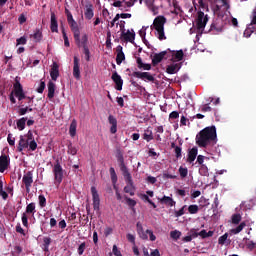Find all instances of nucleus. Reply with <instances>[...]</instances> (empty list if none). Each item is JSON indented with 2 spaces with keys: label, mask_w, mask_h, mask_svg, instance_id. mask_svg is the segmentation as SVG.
Returning a JSON list of instances; mask_svg holds the SVG:
<instances>
[{
  "label": "nucleus",
  "mask_w": 256,
  "mask_h": 256,
  "mask_svg": "<svg viewBox=\"0 0 256 256\" xmlns=\"http://www.w3.org/2000/svg\"><path fill=\"white\" fill-rule=\"evenodd\" d=\"M196 143L198 147H207L211 143L215 145L217 143V128L208 126L202 129L196 136Z\"/></svg>",
  "instance_id": "f257e3e1"
},
{
  "label": "nucleus",
  "mask_w": 256,
  "mask_h": 256,
  "mask_svg": "<svg viewBox=\"0 0 256 256\" xmlns=\"http://www.w3.org/2000/svg\"><path fill=\"white\" fill-rule=\"evenodd\" d=\"M116 159L119 163L120 171L122 172V175L127 183V186L124 187V192L131 193V190L135 189V186L133 185V177L129 172V168H127V165H125V157H123V152L121 149L116 151Z\"/></svg>",
  "instance_id": "f03ea898"
},
{
  "label": "nucleus",
  "mask_w": 256,
  "mask_h": 256,
  "mask_svg": "<svg viewBox=\"0 0 256 256\" xmlns=\"http://www.w3.org/2000/svg\"><path fill=\"white\" fill-rule=\"evenodd\" d=\"M52 171L54 174V185L59 187L63 183V166H61L59 160H56Z\"/></svg>",
  "instance_id": "7ed1b4c3"
},
{
  "label": "nucleus",
  "mask_w": 256,
  "mask_h": 256,
  "mask_svg": "<svg viewBox=\"0 0 256 256\" xmlns=\"http://www.w3.org/2000/svg\"><path fill=\"white\" fill-rule=\"evenodd\" d=\"M209 22V16L205 15V12L198 11L197 13V19H196V27L198 31H203L205 29V26Z\"/></svg>",
  "instance_id": "20e7f679"
},
{
  "label": "nucleus",
  "mask_w": 256,
  "mask_h": 256,
  "mask_svg": "<svg viewBox=\"0 0 256 256\" xmlns=\"http://www.w3.org/2000/svg\"><path fill=\"white\" fill-rule=\"evenodd\" d=\"M70 26V29L74 35V41L78 47H81V31L79 30V25L77 24V21H72L68 24Z\"/></svg>",
  "instance_id": "39448f33"
},
{
  "label": "nucleus",
  "mask_w": 256,
  "mask_h": 256,
  "mask_svg": "<svg viewBox=\"0 0 256 256\" xmlns=\"http://www.w3.org/2000/svg\"><path fill=\"white\" fill-rule=\"evenodd\" d=\"M13 88L14 91L12 92L15 94V97H17L18 101H23V99H27V96L23 91V85H21V82H19V80L15 81Z\"/></svg>",
  "instance_id": "423d86ee"
},
{
  "label": "nucleus",
  "mask_w": 256,
  "mask_h": 256,
  "mask_svg": "<svg viewBox=\"0 0 256 256\" xmlns=\"http://www.w3.org/2000/svg\"><path fill=\"white\" fill-rule=\"evenodd\" d=\"M22 183L25 185L26 191L29 192L33 185V172L28 171L23 175Z\"/></svg>",
  "instance_id": "0eeeda50"
},
{
  "label": "nucleus",
  "mask_w": 256,
  "mask_h": 256,
  "mask_svg": "<svg viewBox=\"0 0 256 256\" xmlns=\"http://www.w3.org/2000/svg\"><path fill=\"white\" fill-rule=\"evenodd\" d=\"M168 50L162 51L160 53L154 54L152 58V65L155 67L156 65H159L163 59H169L171 56H167Z\"/></svg>",
  "instance_id": "6e6552de"
},
{
  "label": "nucleus",
  "mask_w": 256,
  "mask_h": 256,
  "mask_svg": "<svg viewBox=\"0 0 256 256\" xmlns=\"http://www.w3.org/2000/svg\"><path fill=\"white\" fill-rule=\"evenodd\" d=\"M11 164V159L9 156L2 154L0 156V173H5L9 169V165Z\"/></svg>",
  "instance_id": "1a4fd4ad"
},
{
  "label": "nucleus",
  "mask_w": 256,
  "mask_h": 256,
  "mask_svg": "<svg viewBox=\"0 0 256 256\" xmlns=\"http://www.w3.org/2000/svg\"><path fill=\"white\" fill-rule=\"evenodd\" d=\"M91 194L93 199V209L94 211H99L101 199L99 198V193L97 192V188L95 186L91 187Z\"/></svg>",
  "instance_id": "9d476101"
},
{
  "label": "nucleus",
  "mask_w": 256,
  "mask_h": 256,
  "mask_svg": "<svg viewBox=\"0 0 256 256\" xmlns=\"http://www.w3.org/2000/svg\"><path fill=\"white\" fill-rule=\"evenodd\" d=\"M112 81L115 83V89L117 91H123V78H121V75H119V73H117V71H114L112 73V77H111Z\"/></svg>",
  "instance_id": "9b49d317"
},
{
  "label": "nucleus",
  "mask_w": 256,
  "mask_h": 256,
  "mask_svg": "<svg viewBox=\"0 0 256 256\" xmlns=\"http://www.w3.org/2000/svg\"><path fill=\"white\" fill-rule=\"evenodd\" d=\"M132 76L137 77V79H142L143 81H155V77L149 72H133Z\"/></svg>",
  "instance_id": "f8f14e48"
},
{
  "label": "nucleus",
  "mask_w": 256,
  "mask_h": 256,
  "mask_svg": "<svg viewBox=\"0 0 256 256\" xmlns=\"http://www.w3.org/2000/svg\"><path fill=\"white\" fill-rule=\"evenodd\" d=\"M73 77L74 79H77V81L81 79V68L79 65V57L77 56H74L73 60Z\"/></svg>",
  "instance_id": "ddd939ff"
},
{
  "label": "nucleus",
  "mask_w": 256,
  "mask_h": 256,
  "mask_svg": "<svg viewBox=\"0 0 256 256\" xmlns=\"http://www.w3.org/2000/svg\"><path fill=\"white\" fill-rule=\"evenodd\" d=\"M165 23H167V18L165 16H158L154 19V29H165Z\"/></svg>",
  "instance_id": "4468645a"
},
{
  "label": "nucleus",
  "mask_w": 256,
  "mask_h": 256,
  "mask_svg": "<svg viewBox=\"0 0 256 256\" xmlns=\"http://www.w3.org/2000/svg\"><path fill=\"white\" fill-rule=\"evenodd\" d=\"M85 19L88 21H91L93 17H95V12L93 11V4L90 2L85 5V11H84Z\"/></svg>",
  "instance_id": "2eb2a0df"
},
{
  "label": "nucleus",
  "mask_w": 256,
  "mask_h": 256,
  "mask_svg": "<svg viewBox=\"0 0 256 256\" xmlns=\"http://www.w3.org/2000/svg\"><path fill=\"white\" fill-rule=\"evenodd\" d=\"M50 30L52 33H59V24L57 23L55 12H51Z\"/></svg>",
  "instance_id": "dca6fc26"
},
{
  "label": "nucleus",
  "mask_w": 256,
  "mask_h": 256,
  "mask_svg": "<svg viewBox=\"0 0 256 256\" xmlns=\"http://www.w3.org/2000/svg\"><path fill=\"white\" fill-rule=\"evenodd\" d=\"M223 31V27L217 23V21H213L210 25V29H208V33H212V35H218Z\"/></svg>",
  "instance_id": "f3484780"
},
{
  "label": "nucleus",
  "mask_w": 256,
  "mask_h": 256,
  "mask_svg": "<svg viewBox=\"0 0 256 256\" xmlns=\"http://www.w3.org/2000/svg\"><path fill=\"white\" fill-rule=\"evenodd\" d=\"M50 77L52 81H57L59 78V64L57 62H53L51 70H50Z\"/></svg>",
  "instance_id": "a211bd4d"
},
{
  "label": "nucleus",
  "mask_w": 256,
  "mask_h": 256,
  "mask_svg": "<svg viewBox=\"0 0 256 256\" xmlns=\"http://www.w3.org/2000/svg\"><path fill=\"white\" fill-rule=\"evenodd\" d=\"M116 52H117L116 63L117 65H121V63H123V60L125 59V53H123V46L118 45L116 47Z\"/></svg>",
  "instance_id": "6ab92c4d"
},
{
  "label": "nucleus",
  "mask_w": 256,
  "mask_h": 256,
  "mask_svg": "<svg viewBox=\"0 0 256 256\" xmlns=\"http://www.w3.org/2000/svg\"><path fill=\"white\" fill-rule=\"evenodd\" d=\"M108 122L111 125L110 133H112V135H115V133H117V118H115V116L113 115H109Z\"/></svg>",
  "instance_id": "aec40b11"
},
{
  "label": "nucleus",
  "mask_w": 256,
  "mask_h": 256,
  "mask_svg": "<svg viewBox=\"0 0 256 256\" xmlns=\"http://www.w3.org/2000/svg\"><path fill=\"white\" fill-rule=\"evenodd\" d=\"M179 69H181V63L170 64L166 68V73H168V75H175Z\"/></svg>",
  "instance_id": "412c9836"
},
{
  "label": "nucleus",
  "mask_w": 256,
  "mask_h": 256,
  "mask_svg": "<svg viewBox=\"0 0 256 256\" xmlns=\"http://www.w3.org/2000/svg\"><path fill=\"white\" fill-rule=\"evenodd\" d=\"M160 203L162 205H167L168 207H175V205H177V202H175V200L169 196H163L160 199Z\"/></svg>",
  "instance_id": "4be33fe9"
},
{
  "label": "nucleus",
  "mask_w": 256,
  "mask_h": 256,
  "mask_svg": "<svg viewBox=\"0 0 256 256\" xmlns=\"http://www.w3.org/2000/svg\"><path fill=\"white\" fill-rule=\"evenodd\" d=\"M122 39L124 41H127L129 43H134L135 41V32L127 31V32H122Z\"/></svg>",
  "instance_id": "5701e85b"
},
{
  "label": "nucleus",
  "mask_w": 256,
  "mask_h": 256,
  "mask_svg": "<svg viewBox=\"0 0 256 256\" xmlns=\"http://www.w3.org/2000/svg\"><path fill=\"white\" fill-rule=\"evenodd\" d=\"M28 147H29V140H26L25 137L20 136V140L17 147V150L19 151V153H21L23 149H27Z\"/></svg>",
  "instance_id": "b1692460"
},
{
  "label": "nucleus",
  "mask_w": 256,
  "mask_h": 256,
  "mask_svg": "<svg viewBox=\"0 0 256 256\" xmlns=\"http://www.w3.org/2000/svg\"><path fill=\"white\" fill-rule=\"evenodd\" d=\"M142 139H144V141H147V143H149L150 141H153L154 137H153V130H151V127H148L146 130H144Z\"/></svg>",
  "instance_id": "393cba45"
},
{
  "label": "nucleus",
  "mask_w": 256,
  "mask_h": 256,
  "mask_svg": "<svg viewBox=\"0 0 256 256\" xmlns=\"http://www.w3.org/2000/svg\"><path fill=\"white\" fill-rule=\"evenodd\" d=\"M168 52L172 54V61H183V50L172 52L170 49H168Z\"/></svg>",
  "instance_id": "a878e982"
},
{
  "label": "nucleus",
  "mask_w": 256,
  "mask_h": 256,
  "mask_svg": "<svg viewBox=\"0 0 256 256\" xmlns=\"http://www.w3.org/2000/svg\"><path fill=\"white\" fill-rule=\"evenodd\" d=\"M34 39L35 43H41L43 40V32L39 29H36L33 34L30 35Z\"/></svg>",
  "instance_id": "bb28decb"
},
{
  "label": "nucleus",
  "mask_w": 256,
  "mask_h": 256,
  "mask_svg": "<svg viewBox=\"0 0 256 256\" xmlns=\"http://www.w3.org/2000/svg\"><path fill=\"white\" fill-rule=\"evenodd\" d=\"M197 147H193L189 152H188V158L187 161L188 163H193V161H195V159H197Z\"/></svg>",
  "instance_id": "cd10ccee"
},
{
  "label": "nucleus",
  "mask_w": 256,
  "mask_h": 256,
  "mask_svg": "<svg viewBox=\"0 0 256 256\" xmlns=\"http://www.w3.org/2000/svg\"><path fill=\"white\" fill-rule=\"evenodd\" d=\"M171 148L174 149L176 159H181V157H183V149L180 146L175 145V142L171 143Z\"/></svg>",
  "instance_id": "c85d7f7f"
},
{
  "label": "nucleus",
  "mask_w": 256,
  "mask_h": 256,
  "mask_svg": "<svg viewBox=\"0 0 256 256\" xmlns=\"http://www.w3.org/2000/svg\"><path fill=\"white\" fill-rule=\"evenodd\" d=\"M55 97V83L53 81L48 82V99Z\"/></svg>",
  "instance_id": "c756f323"
},
{
  "label": "nucleus",
  "mask_w": 256,
  "mask_h": 256,
  "mask_svg": "<svg viewBox=\"0 0 256 256\" xmlns=\"http://www.w3.org/2000/svg\"><path fill=\"white\" fill-rule=\"evenodd\" d=\"M69 134L71 137H75V135H77V120L75 119H73L70 124Z\"/></svg>",
  "instance_id": "7c9ffc66"
},
{
  "label": "nucleus",
  "mask_w": 256,
  "mask_h": 256,
  "mask_svg": "<svg viewBox=\"0 0 256 256\" xmlns=\"http://www.w3.org/2000/svg\"><path fill=\"white\" fill-rule=\"evenodd\" d=\"M245 227H247V224L245 222H241L239 226L231 230V233H233V235H237L241 233Z\"/></svg>",
  "instance_id": "2f4dec72"
},
{
  "label": "nucleus",
  "mask_w": 256,
  "mask_h": 256,
  "mask_svg": "<svg viewBox=\"0 0 256 256\" xmlns=\"http://www.w3.org/2000/svg\"><path fill=\"white\" fill-rule=\"evenodd\" d=\"M36 212L37 211L35 210V203L32 202L26 206V212L24 213H26V215H35Z\"/></svg>",
  "instance_id": "473e14b6"
},
{
  "label": "nucleus",
  "mask_w": 256,
  "mask_h": 256,
  "mask_svg": "<svg viewBox=\"0 0 256 256\" xmlns=\"http://www.w3.org/2000/svg\"><path fill=\"white\" fill-rule=\"evenodd\" d=\"M25 123H27V117H22L19 120H17L16 125L19 131H23V129H25Z\"/></svg>",
  "instance_id": "72a5a7b5"
},
{
  "label": "nucleus",
  "mask_w": 256,
  "mask_h": 256,
  "mask_svg": "<svg viewBox=\"0 0 256 256\" xmlns=\"http://www.w3.org/2000/svg\"><path fill=\"white\" fill-rule=\"evenodd\" d=\"M214 232L213 231H208L207 230H201L199 232V237H201L202 239H207L208 237H213Z\"/></svg>",
  "instance_id": "f704fd0d"
},
{
  "label": "nucleus",
  "mask_w": 256,
  "mask_h": 256,
  "mask_svg": "<svg viewBox=\"0 0 256 256\" xmlns=\"http://www.w3.org/2000/svg\"><path fill=\"white\" fill-rule=\"evenodd\" d=\"M199 173L202 177H207V175H209V168H207V165L202 164L199 168Z\"/></svg>",
  "instance_id": "c9c22d12"
},
{
  "label": "nucleus",
  "mask_w": 256,
  "mask_h": 256,
  "mask_svg": "<svg viewBox=\"0 0 256 256\" xmlns=\"http://www.w3.org/2000/svg\"><path fill=\"white\" fill-rule=\"evenodd\" d=\"M188 212L190 215H195L199 213V206L197 204H192L188 207Z\"/></svg>",
  "instance_id": "e433bc0d"
},
{
  "label": "nucleus",
  "mask_w": 256,
  "mask_h": 256,
  "mask_svg": "<svg viewBox=\"0 0 256 256\" xmlns=\"http://www.w3.org/2000/svg\"><path fill=\"white\" fill-rule=\"evenodd\" d=\"M171 239H174V241H177L178 239H181V231L179 230H173L170 232Z\"/></svg>",
  "instance_id": "4c0bfd02"
},
{
  "label": "nucleus",
  "mask_w": 256,
  "mask_h": 256,
  "mask_svg": "<svg viewBox=\"0 0 256 256\" xmlns=\"http://www.w3.org/2000/svg\"><path fill=\"white\" fill-rule=\"evenodd\" d=\"M140 198L143 201H147V203H149V205H152L153 209H157V205L154 204L150 199L149 196L147 194H140Z\"/></svg>",
  "instance_id": "58836bf2"
},
{
  "label": "nucleus",
  "mask_w": 256,
  "mask_h": 256,
  "mask_svg": "<svg viewBox=\"0 0 256 256\" xmlns=\"http://www.w3.org/2000/svg\"><path fill=\"white\" fill-rule=\"evenodd\" d=\"M158 33V39L159 41H165L167 39V36H165V28H160L156 30Z\"/></svg>",
  "instance_id": "ea45409f"
},
{
  "label": "nucleus",
  "mask_w": 256,
  "mask_h": 256,
  "mask_svg": "<svg viewBox=\"0 0 256 256\" xmlns=\"http://www.w3.org/2000/svg\"><path fill=\"white\" fill-rule=\"evenodd\" d=\"M89 43V36L87 34H84L80 40V47H88L87 44Z\"/></svg>",
  "instance_id": "a19ab883"
},
{
  "label": "nucleus",
  "mask_w": 256,
  "mask_h": 256,
  "mask_svg": "<svg viewBox=\"0 0 256 256\" xmlns=\"http://www.w3.org/2000/svg\"><path fill=\"white\" fill-rule=\"evenodd\" d=\"M229 237L228 233H225L224 235L220 236L218 239V244L219 245H225V243H227V239Z\"/></svg>",
  "instance_id": "79ce46f5"
},
{
  "label": "nucleus",
  "mask_w": 256,
  "mask_h": 256,
  "mask_svg": "<svg viewBox=\"0 0 256 256\" xmlns=\"http://www.w3.org/2000/svg\"><path fill=\"white\" fill-rule=\"evenodd\" d=\"M110 175H111L112 183L113 185H115L117 183V173H115V168L113 167L110 168Z\"/></svg>",
  "instance_id": "37998d69"
},
{
  "label": "nucleus",
  "mask_w": 256,
  "mask_h": 256,
  "mask_svg": "<svg viewBox=\"0 0 256 256\" xmlns=\"http://www.w3.org/2000/svg\"><path fill=\"white\" fill-rule=\"evenodd\" d=\"M232 223L234 225H239V223H241V214L232 215Z\"/></svg>",
  "instance_id": "c03bdc74"
},
{
  "label": "nucleus",
  "mask_w": 256,
  "mask_h": 256,
  "mask_svg": "<svg viewBox=\"0 0 256 256\" xmlns=\"http://www.w3.org/2000/svg\"><path fill=\"white\" fill-rule=\"evenodd\" d=\"M44 251H49V245H51V239L49 237L43 238Z\"/></svg>",
  "instance_id": "a18cd8bd"
},
{
  "label": "nucleus",
  "mask_w": 256,
  "mask_h": 256,
  "mask_svg": "<svg viewBox=\"0 0 256 256\" xmlns=\"http://www.w3.org/2000/svg\"><path fill=\"white\" fill-rule=\"evenodd\" d=\"M38 199H39L40 207H46L47 199L45 198V196L44 195H39Z\"/></svg>",
  "instance_id": "49530a36"
},
{
  "label": "nucleus",
  "mask_w": 256,
  "mask_h": 256,
  "mask_svg": "<svg viewBox=\"0 0 256 256\" xmlns=\"http://www.w3.org/2000/svg\"><path fill=\"white\" fill-rule=\"evenodd\" d=\"M7 141L10 147H15V137H13V134H8Z\"/></svg>",
  "instance_id": "de8ad7c7"
},
{
  "label": "nucleus",
  "mask_w": 256,
  "mask_h": 256,
  "mask_svg": "<svg viewBox=\"0 0 256 256\" xmlns=\"http://www.w3.org/2000/svg\"><path fill=\"white\" fill-rule=\"evenodd\" d=\"M188 173H189V170H187V168H183V167L179 168V174H180V177H182V179H185Z\"/></svg>",
  "instance_id": "09e8293b"
},
{
  "label": "nucleus",
  "mask_w": 256,
  "mask_h": 256,
  "mask_svg": "<svg viewBox=\"0 0 256 256\" xmlns=\"http://www.w3.org/2000/svg\"><path fill=\"white\" fill-rule=\"evenodd\" d=\"M185 207L187 206L184 205L180 210H176L174 212L175 217H183V215H185Z\"/></svg>",
  "instance_id": "8fccbe9b"
},
{
  "label": "nucleus",
  "mask_w": 256,
  "mask_h": 256,
  "mask_svg": "<svg viewBox=\"0 0 256 256\" xmlns=\"http://www.w3.org/2000/svg\"><path fill=\"white\" fill-rule=\"evenodd\" d=\"M67 153L69 154V155H75L76 153H77V148H75L74 146H73V144H69L68 145V151H67Z\"/></svg>",
  "instance_id": "3c124183"
},
{
  "label": "nucleus",
  "mask_w": 256,
  "mask_h": 256,
  "mask_svg": "<svg viewBox=\"0 0 256 256\" xmlns=\"http://www.w3.org/2000/svg\"><path fill=\"white\" fill-rule=\"evenodd\" d=\"M125 200L129 207H135V205H137V201L133 200L132 198L125 197Z\"/></svg>",
  "instance_id": "603ef678"
},
{
  "label": "nucleus",
  "mask_w": 256,
  "mask_h": 256,
  "mask_svg": "<svg viewBox=\"0 0 256 256\" xmlns=\"http://www.w3.org/2000/svg\"><path fill=\"white\" fill-rule=\"evenodd\" d=\"M85 247H87V244L85 242H83L79 245L78 255H83V253H85Z\"/></svg>",
  "instance_id": "864d4df0"
},
{
  "label": "nucleus",
  "mask_w": 256,
  "mask_h": 256,
  "mask_svg": "<svg viewBox=\"0 0 256 256\" xmlns=\"http://www.w3.org/2000/svg\"><path fill=\"white\" fill-rule=\"evenodd\" d=\"M22 225L24 227H29V219L27 218V214L26 213L22 214Z\"/></svg>",
  "instance_id": "5fc2aeb1"
},
{
  "label": "nucleus",
  "mask_w": 256,
  "mask_h": 256,
  "mask_svg": "<svg viewBox=\"0 0 256 256\" xmlns=\"http://www.w3.org/2000/svg\"><path fill=\"white\" fill-rule=\"evenodd\" d=\"M36 91H37V93H43L45 91V81L41 80Z\"/></svg>",
  "instance_id": "6e6d98bb"
},
{
  "label": "nucleus",
  "mask_w": 256,
  "mask_h": 256,
  "mask_svg": "<svg viewBox=\"0 0 256 256\" xmlns=\"http://www.w3.org/2000/svg\"><path fill=\"white\" fill-rule=\"evenodd\" d=\"M28 147L30 151H35L37 149V142H35V140H31L28 142Z\"/></svg>",
  "instance_id": "4d7b16f0"
},
{
  "label": "nucleus",
  "mask_w": 256,
  "mask_h": 256,
  "mask_svg": "<svg viewBox=\"0 0 256 256\" xmlns=\"http://www.w3.org/2000/svg\"><path fill=\"white\" fill-rule=\"evenodd\" d=\"M17 45H27V38L25 36H22L16 40Z\"/></svg>",
  "instance_id": "13d9d810"
},
{
  "label": "nucleus",
  "mask_w": 256,
  "mask_h": 256,
  "mask_svg": "<svg viewBox=\"0 0 256 256\" xmlns=\"http://www.w3.org/2000/svg\"><path fill=\"white\" fill-rule=\"evenodd\" d=\"M83 51H84L86 61H89L91 59V52L89 51V46L83 48Z\"/></svg>",
  "instance_id": "bf43d9fd"
},
{
  "label": "nucleus",
  "mask_w": 256,
  "mask_h": 256,
  "mask_svg": "<svg viewBox=\"0 0 256 256\" xmlns=\"http://www.w3.org/2000/svg\"><path fill=\"white\" fill-rule=\"evenodd\" d=\"M246 247L247 249H249V251H253L254 249H256V243L253 241H249L246 243Z\"/></svg>",
  "instance_id": "052dcab7"
},
{
  "label": "nucleus",
  "mask_w": 256,
  "mask_h": 256,
  "mask_svg": "<svg viewBox=\"0 0 256 256\" xmlns=\"http://www.w3.org/2000/svg\"><path fill=\"white\" fill-rule=\"evenodd\" d=\"M18 21L20 25H23V23L27 22V16L24 13L20 14L18 17Z\"/></svg>",
  "instance_id": "680f3d73"
},
{
  "label": "nucleus",
  "mask_w": 256,
  "mask_h": 256,
  "mask_svg": "<svg viewBox=\"0 0 256 256\" xmlns=\"http://www.w3.org/2000/svg\"><path fill=\"white\" fill-rule=\"evenodd\" d=\"M28 112H29V107L26 106V107L20 108V109L18 110V115H21V116L27 115Z\"/></svg>",
  "instance_id": "e2e57ef3"
},
{
  "label": "nucleus",
  "mask_w": 256,
  "mask_h": 256,
  "mask_svg": "<svg viewBox=\"0 0 256 256\" xmlns=\"http://www.w3.org/2000/svg\"><path fill=\"white\" fill-rule=\"evenodd\" d=\"M138 235L140 239H143L144 241H147V239H149L147 231L144 232V230H142V232L138 233Z\"/></svg>",
  "instance_id": "0e129e2a"
},
{
  "label": "nucleus",
  "mask_w": 256,
  "mask_h": 256,
  "mask_svg": "<svg viewBox=\"0 0 256 256\" xmlns=\"http://www.w3.org/2000/svg\"><path fill=\"white\" fill-rule=\"evenodd\" d=\"M112 253H113L115 256H123V254H121V251H119V248H117V245H113Z\"/></svg>",
  "instance_id": "69168bd1"
},
{
  "label": "nucleus",
  "mask_w": 256,
  "mask_h": 256,
  "mask_svg": "<svg viewBox=\"0 0 256 256\" xmlns=\"http://www.w3.org/2000/svg\"><path fill=\"white\" fill-rule=\"evenodd\" d=\"M146 233H148V235L150 237V241H155L157 239L155 234H153V230H146Z\"/></svg>",
  "instance_id": "338daca9"
},
{
  "label": "nucleus",
  "mask_w": 256,
  "mask_h": 256,
  "mask_svg": "<svg viewBox=\"0 0 256 256\" xmlns=\"http://www.w3.org/2000/svg\"><path fill=\"white\" fill-rule=\"evenodd\" d=\"M127 240L132 243L133 245H135V236L133 234H127Z\"/></svg>",
  "instance_id": "774afa93"
}]
</instances>
